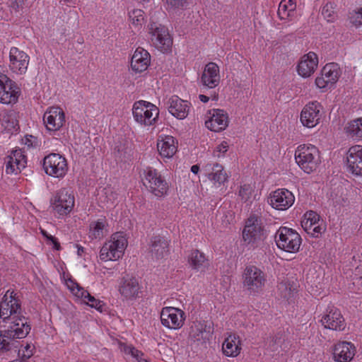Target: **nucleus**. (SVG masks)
<instances>
[{"label":"nucleus","instance_id":"obj_57","mask_svg":"<svg viewBox=\"0 0 362 362\" xmlns=\"http://www.w3.org/2000/svg\"><path fill=\"white\" fill-rule=\"evenodd\" d=\"M199 98L203 103H206L209 100V96H206V95H202V94L199 95Z\"/></svg>","mask_w":362,"mask_h":362},{"label":"nucleus","instance_id":"obj_58","mask_svg":"<svg viewBox=\"0 0 362 362\" xmlns=\"http://www.w3.org/2000/svg\"><path fill=\"white\" fill-rule=\"evenodd\" d=\"M76 247H77V254L78 256H82L83 253L84 252V248L79 245H76Z\"/></svg>","mask_w":362,"mask_h":362},{"label":"nucleus","instance_id":"obj_44","mask_svg":"<svg viewBox=\"0 0 362 362\" xmlns=\"http://www.w3.org/2000/svg\"><path fill=\"white\" fill-rule=\"evenodd\" d=\"M129 19L132 24L135 25H141L144 21L143 11L140 9L134 10L129 13Z\"/></svg>","mask_w":362,"mask_h":362},{"label":"nucleus","instance_id":"obj_59","mask_svg":"<svg viewBox=\"0 0 362 362\" xmlns=\"http://www.w3.org/2000/svg\"><path fill=\"white\" fill-rule=\"evenodd\" d=\"M199 170V167L197 165H194L191 167V171L194 174H197Z\"/></svg>","mask_w":362,"mask_h":362},{"label":"nucleus","instance_id":"obj_50","mask_svg":"<svg viewBox=\"0 0 362 362\" xmlns=\"http://www.w3.org/2000/svg\"><path fill=\"white\" fill-rule=\"evenodd\" d=\"M228 149V145L226 141H222L219 145L217 146L214 151V156L220 157L219 153H225Z\"/></svg>","mask_w":362,"mask_h":362},{"label":"nucleus","instance_id":"obj_31","mask_svg":"<svg viewBox=\"0 0 362 362\" xmlns=\"http://www.w3.org/2000/svg\"><path fill=\"white\" fill-rule=\"evenodd\" d=\"M334 358L338 362H348L354 356V347L350 342H339L334 346Z\"/></svg>","mask_w":362,"mask_h":362},{"label":"nucleus","instance_id":"obj_25","mask_svg":"<svg viewBox=\"0 0 362 362\" xmlns=\"http://www.w3.org/2000/svg\"><path fill=\"white\" fill-rule=\"evenodd\" d=\"M150 62V54L144 48L138 47L132 57L131 67L135 73H141L147 69Z\"/></svg>","mask_w":362,"mask_h":362},{"label":"nucleus","instance_id":"obj_15","mask_svg":"<svg viewBox=\"0 0 362 362\" xmlns=\"http://www.w3.org/2000/svg\"><path fill=\"white\" fill-rule=\"evenodd\" d=\"M184 312L174 307L163 308L160 313V320L163 326L169 329L180 328L185 320Z\"/></svg>","mask_w":362,"mask_h":362},{"label":"nucleus","instance_id":"obj_3","mask_svg":"<svg viewBox=\"0 0 362 362\" xmlns=\"http://www.w3.org/2000/svg\"><path fill=\"white\" fill-rule=\"evenodd\" d=\"M243 288L250 294L256 295L261 293L267 282L266 274L255 265L245 267L242 274Z\"/></svg>","mask_w":362,"mask_h":362},{"label":"nucleus","instance_id":"obj_23","mask_svg":"<svg viewBox=\"0 0 362 362\" xmlns=\"http://www.w3.org/2000/svg\"><path fill=\"white\" fill-rule=\"evenodd\" d=\"M318 65V58L315 52H310L302 57L297 66L300 76L304 78L310 76L316 70Z\"/></svg>","mask_w":362,"mask_h":362},{"label":"nucleus","instance_id":"obj_1","mask_svg":"<svg viewBox=\"0 0 362 362\" xmlns=\"http://www.w3.org/2000/svg\"><path fill=\"white\" fill-rule=\"evenodd\" d=\"M7 300V293L0 303V318L2 322L9 323L6 329L0 330V351H8L16 346L14 339H23L29 334L31 326L28 319L22 314L21 306L14 298L13 291Z\"/></svg>","mask_w":362,"mask_h":362},{"label":"nucleus","instance_id":"obj_49","mask_svg":"<svg viewBox=\"0 0 362 362\" xmlns=\"http://www.w3.org/2000/svg\"><path fill=\"white\" fill-rule=\"evenodd\" d=\"M284 341L283 334L281 332L277 333L272 339L270 346H272V350H276L279 346H281L282 341Z\"/></svg>","mask_w":362,"mask_h":362},{"label":"nucleus","instance_id":"obj_16","mask_svg":"<svg viewBox=\"0 0 362 362\" xmlns=\"http://www.w3.org/2000/svg\"><path fill=\"white\" fill-rule=\"evenodd\" d=\"M16 83L4 74H0V102L3 104H13L18 101L19 96Z\"/></svg>","mask_w":362,"mask_h":362},{"label":"nucleus","instance_id":"obj_28","mask_svg":"<svg viewBox=\"0 0 362 362\" xmlns=\"http://www.w3.org/2000/svg\"><path fill=\"white\" fill-rule=\"evenodd\" d=\"M68 287L70 290L75 293L78 297H81L84 300L87 299V304L98 310L102 311L103 303L102 301L95 299L93 296H92L88 291L85 290L83 288L81 287L79 284L74 281L69 279L67 283Z\"/></svg>","mask_w":362,"mask_h":362},{"label":"nucleus","instance_id":"obj_4","mask_svg":"<svg viewBox=\"0 0 362 362\" xmlns=\"http://www.w3.org/2000/svg\"><path fill=\"white\" fill-rule=\"evenodd\" d=\"M318 149L313 145H302L295 153V159L300 168L306 173L313 172L319 162Z\"/></svg>","mask_w":362,"mask_h":362},{"label":"nucleus","instance_id":"obj_62","mask_svg":"<svg viewBox=\"0 0 362 362\" xmlns=\"http://www.w3.org/2000/svg\"><path fill=\"white\" fill-rule=\"evenodd\" d=\"M137 362H148L147 359L143 358L142 356L139 358V359L137 360Z\"/></svg>","mask_w":362,"mask_h":362},{"label":"nucleus","instance_id":"obj_46","mask_svg":"<svg viewBox=\"0 0 362 362\" xmlns=\"http://www.w3.org/2000/svg\"><path fill=\"white\" fill-rule=\"evenodd\" d=\"M40 231L42 235L47 239V241H50V243L53 245V248L59 250L61 249V246L59 243L57 241V239L54 236L47 233V232L42 228H40Z\"/></svg>","mask_w":362,"mask_h":362},{"label":"nucleus","instance_id":"obj_40","mask_svg":"<svg viewBox=\"0 0 362 362\" xmlns=\"http://www.w3.org/2000/svg\"><path fill=\"white\" fill-rule=\"evenodd\" d=\"M278 290L281 296L287 300L292 298L293 294L296 293V288L287 281L280 283L278 286Z\"/></svg>","mask_w":362,"mask_h":362},{"label":"nucleus","instance_id":"obj_36","mask_svg":"<svg viewBox=\"0 0 362 362\" xmlns=\"http://www.w3.org/2000/svg\"><path fill=\"white\" fill-rule=\"evenodd\" d=\"M322 75L325 76L326 81L329 82L330 86H332L338 81L340 76L338 64L335 63L327 64L322 70Z\"/></svg>","mask_w":362,"mask_h":362},{"label":"nucleus","instance_id":"obj_20","mask_svg":"<svg viewBox=\"0 0 362 362\" xmlns=\"http://www.w3.org/2000/svg\"><path fill=\"white\" fill-rule=\"evenodd\" d=\"M43 121L49 131H57L65 122L64 112L60 107H51L44 114Z\"/></svg>","mask_w":362,"mask_h":362},{"label":"nucleus","instance_id":"obj_52","mask_svg":"<svg viewBox=\"0 0 362 362\" xmlns=\"http://www.w3.org/2000/svg\"><path fill=\"white\" fill-rule=\"evenodd\" d=\"M129 355H131L133 358H134L137 361L138 359H139V358L141 356H143L144 354L141 351H140L137 350L136 349H135L134 347H133L132 351H131Z\"/></svg>","mask_w":362,"mask_h":362},{"label":"nucleus","instance_id":"obj_55","mask_svg":"<svg viewBox=\"0 0 362 362\" xmlns=\"http://www.w3.org/2000/svg\"><path fill=\"white\" fill-rule=\"evenodd\" d=\"M134 346H127V345H121V349L127 354H130L131 351H132V349Z\"/></svg>","mask_w":362,"mask_h":362},{"label":"nucleus","instance_id":"obj_24","mask_svg":"<svg viewBox=\"0 0 362 362\" xmlns=\"http://www.w3.org/2000/svg\"><path fill=\"white\" fill-rule=\"evenodd\" d=\"M346 160L349 171L362 175V146H351L347 152Z\"/></svg>","mask_w":362,"mask_h":362},{"label":"nucleus","instance_id":"obj_38","mask_svg":"<svg viewBox=\"0 0 362 362\" xmlns=\"http://www.w3.org/2000/svg\"><path fill=\"white\" fill-rule=\"evenodd\" d=\"M296 4L293 0H283L279 4L278 15L281 19H286L293 16Z\"/></svg>","mask_w":362,"mask_h":362},{"label":"nucleus","instance_id":"obj_43","mask_svg":"<svg viewBox=\"0 0 362 362\" xmlns=\"http://www.w3.org/2000/svg\"><path fill=\"white\" fill-rule=\"evenodd\" d=\"M322 15L328 21L332 22L334 19V12L332 4H326L322 9Z\"/></svg>","mask_w":362,"mask_h":362},{"label":"nucleus","instance_id":"obj_32","mask_svg":"<svg viewBox=\"0 0 362 362\" xmlns=\"http://www.w3.org/2000/svg\"><path fill=\"white\" fill-rule=\"evenodd\" d=\"M157 148L160 155L168 158H172L177 151L175 139L171 136H166L159 139Z\"/></svg>","mask_w":362,"mask_h":362},{"label":"nucleus","instance_id":"obj_5","mask_svg":"<svg viewBox=\"0 0 362 362\" xmlns=\"http://www.w3.org/2000/svg\"><path fill=\"white\" fill-rule=\"evenodd\" d=\"M275 242L279 249L287 252L296 253L299 251L302 239L293 229L281 226L275 234Z\"/></svg>","mask_w":362,"mask_h":362},{"label":"nucleus","instance_id":"obj_2","mask_svg":"<svg viewBox=\"0 0 362 362\" xmlns=\"http://www.w3.org/2000/svg\"><path fill=\"white\" fill-rule=\"evenodd\" d=\"M132 115L136 122L144 127L156 125L159 117V109L153 103L136 101L132 107Z\"/></svg>","mask_w":362,"mask_h":362},{"label":"nucleus","instance_id":"obj_6","mask_svg":"<svg viewBox=\"0 0 362 362\" xmlns=\"http://www.w3.org/2000/svg\"><path fill=\"white\" fill-rule=\"evenodd\" d=\"M127 245V240L121 233H116L110 240L105 243L100 251V258L103 261L116 260L122 257Z\"/></svg>","mask_w":362,"mask_h":362},{"label":"nucleus","instance_id":"obj_37","mask_svg":"<svg viewBox=\"0 0 362 362\" xmlns=\"http://www.w3.org/2000/svg\"><path fill=\"white\" fill-rule=\"evenodd\" d=\"M346 133L353 139H362V117L355 119L347 124L344 128Z\"/></svg>","mask_w":362,"mask_h":362},{"label":"nucleus","instance_id":"obj_8","mask_svg":"<svg viewBox=\"0 0 362 362\" xmlns=\"http://www.w3.org/2000/svg\"><path fill=\"white\" fill-rule=\"evenodd\" d=\"M148 28L151 44L162 52L168 51L172 46L173 40L168 28L156 22H151Z\"/></svg>","mask_w":362,"mask_h":362},{"label":"nucleus","instance_id":"obj_22","mask_svg":"<svg viewBox=\"0 0 362 362\" xmlns=\"http://www.w3.org/2000/svg\"><path fill=\"white\" fill-rule=\"evenodd\" d=\"M208 179L214 185H224L228 181V175L223 165L217 163H207L204 166Z\"/></svg>","mask_w":362,"mask_h":362},{"label":"nucleus","instance_id":"obj_48","mask_svg":"<svg viewBox=\"0 0 362 362\" xmlns=\"http://www.w3.org/2000/svg\"><path fill=\"white\" fill-rule=\"evenodd\" d=\"M251 195L250 187L248 185H244L240 187L239 190V196L241 197L242 200L244 202H247Z\"/></svg>","mask_w":362,"mask_h":362},{"label":"nucleus","instance_id":"obj_61","mask_svg":"<svg viewBox=\"0 0 362 362\" xmlns=\"http://www.w3.org/2000/svg\"><path fill=\"white\" fill-rule=\"evenodd\" d=\"M14 341H16V339H14ZM16 346H17V347H13L10 351L14 349V351L16 352L18 351V352H20V350H18V344H19V342L16 341Z\"/></svg>","mask_w":362,"mask_h":362},{"label":"nucleus","instance_id":"obj_17","mask_svg":"<svg viewBox=\"0 0 362 362\" xmlns=\"http://www.w3.org/2000/svg\"><path fill=\"white\" fill-rule=\"evenodd\" d=\"M29 56L16 47L11 48L9 52V68L16 74H23L27 71L29 64Z\"/></svg>","mask_w":362,"mask_h":362},{"label":"nucleus","instance_id":"obj_45","mask_svg":"<svg viewBox=\"0 0 362 362\" xmlns=\"http://www.w3.org/2000/svg\"><path fill=\"white\" fill-rule=\"evenodd\" d=\"M350 23L355 26L362 25V8L358 11H354L349 14Z\"/></svg>","mask_w":362,"mask_h":362},{"label":"nucleus","instance_id":"obj_33","mask_svg":"<svg viewBox=\"0 0 362 362\" xmlns=\"http://www.w3.org/2000/svg\"><path fill=\"white\" fill-rule=\"evenodd\" d=\"M223 353L229 357H235L241 350L240 340L235 334H230L223 341L222 345Z\"/></svg>","mask_w":362,"mask_h":362},{"label":"nucleus","instance_id":"obj_47","mask_svg":"<svg viewBox=\"0 0 362 362\" xmlns=\"http://www.w3.org/2000/svg\"><path fill=\"white\" fill-rule=\"evenodd\" d=\"M322 224L319 223L317 225H314L311 230H306L308 233H311L313 237H318L326 230L325 226L322 225V220H321Z\"/></svg>","mask_w":362,"mask_h":362},{"label":"nucleus","instance_id":"obj_7","mask_svg":"<svg viewBox=\"0 0 362 362\" xmlns=\"http://www.w3.org/2000/svg\"><path fill=\"white\" fill-rule=\"evenodd\" d=\"M144 185L155 196L162 197L167 194L168 185L161 175L151 167L143 170Z\"/></svg>","mask_w":362,"mask_h":362},{"label":"nucleus","instance_id":"obj_27","mask_svg":"<svg viewBox=\"0 0 362 362\" xmlns=\"http://www.w3.org/2000/svg\"><path fill=\"white\" fill-rule=\"evenodd\" d=\"M7 159L6 172L8 174H17L25 168L26 156L21 149L13 151L11 155L7 157Z\"/></svg>","mask_w":362,"mask_h":362},{"label":"nucleus","instance_id":"obj_13","mask_svg":"<svg viewBox=\"0 0 362 362\" xmlns=\"http://www.w3.org/2000/svg\"><path fill=\"white\" fill-rule=\"evenodd\" d=\"M322 105L317 101L308 103L300 113V122L308 128H313L319 124L322 117Z\"/></svg>","mask_w":362,"mask_h":362},{"label":"nucleus","instance_id":"obj_29","mask_svg":"<svg viewBox=\"0 0 362 362\" xmlns=\"http://www.w3.org/2000/svg\"><path fill=\"white\" fill-rule=\"evenodd\" d=\"M211 334L210 326L202 322H195L191 327L189 337L192 341L202 344L209 340Z\"/></svg>","mask_w":362,"mask_h":362},{"label":"nucleus","instance_id":"obj_11","mask_svg":"<svg viewBox=\"0 0 362 362\" xmlns=\"http://www.w3.org/2000/svg\"><path fill=\"white\" fill-rule=\"evenodd\" d=\"M243 237L247 244L257 246L264 238V228L257 218H249L243 231Z\"/></svg>","mask_w":362,"mask_h":362},{"label":"nucleus","instance_id":"obj_51","mask_svg":"<svg viewBox=\"0 0 362 362\" xmlns=\"http://www.w3.org/2000/svg\"><path fill=\"white\" fill-rule=\"evenodd\" d=\"M315 84L319 88H330V83L328 81H326L325 78V76H322L321 77H317L315 79Z\"/></svg>","mask_w":362,"mask_h":362},{"label":"nucleus","instance_id":"obj_35","mask_svg":"<svg viewBox=\"0 0 362 362\" xmlns=\"http://www.w3.org/2000/svg\"><path fill=\"white\" fill-rule=\"evenodd\" d=\"M107 226V223L105 218H99L97 221H92L89 226V236L93 239H100L105 235Z\"/></svg>","mask_w":362,"mask_h":362},{"label":"nucleus","instance_id":"obj_14","mask_svg":"<svg viewBox=\"0 0 362 362\" xmlns=\"http://www.w3.org/2000/svg\"><path fill=\"white\" fill-rule=\"evenodd\" d=\"M295 197L286 189H278L268 197L267 202L276 210H286L294 203Z\"/></svg>","mask_w":362,"mask_h":362},{"label":"nucleus","instance_id":"obj_53","mask_svg":"<svg viewBox=\"0 0 362 362\" xmlns=\"http://www.w3.org/2000/svg\"><path fill=\"white\" fill-rule=\"evenodd\" d=\"M354 286H358V291L362 293V277H356L353 282Z\"/></svg>","mask_w":362,"mask_h":362},{"label":"nucleus","instance_id":"obj_18","mask_svg":"<svg viewBox=\"0 0 362 362\" xmlns=\"http://www.w3.org/2000/svg\"><path fill=\"white\" fill-rule=\"evenodd\" d=\"M209 115L210 116L205 125L211 131L218 132L228 127V114L223 110L213 109L209 111Z\"/></svg>","mask_w":362,"mask_h":362},{"label":"nucleus","instance_id":"obj_41","mask_svg":"<svg viewBox=\"0 0 362 362\" xmlns=\"http://www.w3.org/2000/svg\"><path fill=\"white\" fill-rule=\"evenodd\" d=\"M165 2L166 9L172 12L184 10L189 4L188 0H165Z\"/></svg>","mask_w":362,"mask_h":362},{"label":"nucleus","instance_id":"obj_19","mask_svg":"<svg viewBox=\"0 0 362 362\" xmlns=\"http://www.w3.org/2000/svg\"><path fill=\"white\" fill-rule=\"evenodd\" d=\"M148 252L153 259L164 258L169 252L168 240L163 236H152L148 242Z\"/></svg>","mask_w":362,"mask_h":362},{"label":"nucleus","instance_id":"obj_12","mask_svg":"<svg viewBox=\"0 0 362 362\" xmlns=\"http://www.w3.org/2000/svg\"><path fill=\"white\" fill-rule=\"evenodd\" d=\"M53 209L59 215L69 214L74 206V196L66 189H60L51 200Z\"/></svg>","mask_w":362,"mask_h":362},{"label":"nucleus","instance_id":"obj_42","mask_svg":"<svg viewBox=\"0 0 362 362\" xmlns=\"http://www.w3.org/2000/svg\"><path fill=\"white\" fill-rule=\"evenodd\" d=\"M130 151V150H128L124 146H117L114 150L115 157L117 160L125 162L131 156Z\"/></svg>","mask_w":362,"mask_h":362},{"label":"nucleus","instance_id":"obj_60","mask_svg":"<svg viewBox=\"0 0 362 362\" xmlns=\"http://www.w3.org/2000/svg\"><path fill=\"white\" fill-rule=\"evenodd\" d=\"M11 6L13 8H14L15 10H17V9L18 8V7H19L18 4L17 3V1H13V2L11 3Z\"/></svg>","mask_w":362,"mask_h":362},{"label":"nucleus","instance_id":"obj_39","mask_svg":"<svg viewBox=\"0 0 362 362\" xmlns=\"http://www.w3.org/2000/svg\"><path fill=\"white\" fill-rule=\"evenodd\" d=\"M320 221V216L316 212L310 211L305 214V220L302 221V226L305 230H311L312 227Z\"/></svg>","mask_w":362,"mask_h":362},{"label":"nucleus","instance_id":"obj_30","mask_svg":"<svg viewBox=\"0 0 362 362\" xmlns=\"http://www.w3.org/2000/svg\"><path fill=\"white\" fill-rule=\"evenodd\" d=\"M141 287L138 280L134 277L124 278L119 286V293L127 299L138 297Z\"/></svg>","mask_w":362,"mask_h":362},{"label":"nucleus","instance_id":"obj_26","mask_svg":"<svg viewBox=\"0 0 362 362\" xmlns=\"http://www.w3.org/2000/svg\"><path fill=\"white\" fill-rule=\"evenodd\" d=\"M219 67L214 62L208 63L201 77L202 84L207 88H213L219 83Z\"/></svg>","mask_w":362,"mask_h":362},{"label":"nucleus","instance_id":"obj_9","mask_svg":"<svg viewBox=\"0 0 362 362\" xmlns=\"http://www.w3.org/2000/svg\"><path fill=\"white\" fill-rule=\"evenodd\" d=\"M42 167L47 175L57 178L64 177L68 171L66 159L56 153H49L44 158Z\"/></svg>","mask_w":362,"mask_h":362},{"label":"nucleus","instance_id":"obj_34","mask_svg":"<svg viewBox=\"0 0 362 362\" xmlns=\"http://www.w3.org/2000/svg\"><path fill=\"white\" fill-rule=\"evenodd\" d=\"M188 262L193 269L200 272L204 271L208 265L205 255L198 250L191 251L188 256Z\"/></svg>","mask_w":362,"mask_h":362},{"label":"nucleus","instance_id":"obj_56","mask_svg":"<svg viewBox=\"0 0 362 362\" xmlns=\"http://www.w3.org/2000/svg\"><path fill=\"white\" fill-rule=\"evenodd\" d=\"M25 350L28 352V354L25 355L24 354V356H27L28 358H30V356H32V351H30V346L29 344H27L25 347H24Z\"/></svg>","mask_w":362,"mask_h":362},{"label":"nucleus","instance_id":"obj_21","mask_svg":"<svg viewBox=\"0 0 362 362\" xmlns=\"http://www.w3.org/2000/svg\"><path fill=\"white\" fill-rule=\"evenodd\" d=\"M190 103L182 100L177 95H173L166 103L169 112L179 119H183L188 115Z\"/></svg>","mask_w":362,"mask_h":362},{"label":"nucleus","instance_id":"obj_10","mask_svg":"<svg viewBox=\"0 0 362 362\" xmlns=\"http://www.w3.org/2000/svg\"><path fill=\"white\" fill-rule=\"evenodd\" d=\"M320 321L326 329L343 331L346 328L344 317L341 311L334 305H328Z\"/></svg>","mask_w":362,"mask_h":362},{"label":"nucleus","instance_id":"obj_54","mask_svg":"<svg viewBox=\"0 0 362 362\" xmlns=\"http://www.w3.org/2000/svg\"><path fill=\"white\" fill-rule=\"evenodd\" d=\"M3 122H6L5 117L3 119ZM8 122V124L6 125V128L11 129V128H15L16 125L17 124V121L15 119H13L11 122L9 120L6 121Z\"/></svg>","mask_w":362,"mask_h":362}]
</instances>
